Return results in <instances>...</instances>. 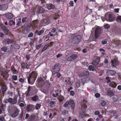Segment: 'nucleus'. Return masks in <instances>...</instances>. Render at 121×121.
Masks as SVG:
<instances>
[{
    "label": "nucleus",
    "instance_id": "nucleus-16",
    "mask_svg": "<svg viewBox=\"0 0 121 121\" xmlns=\"http://www.w3.org/2000/svg\"><path fill=\"white\" fill-rule=\"evenodd\" d=\"M100 59L99 57H97L95 60L92 62V64L94 65H98Z\"/></svg>",
    "mask_w": 121,
    "mask_h": 121
},
{
    "label": "nucleus",
    "instance_id": "nucleus-14",
    "mask_svg": "<svg viewBox=\"0 0 121 121\" xmlns=\"http://www.w3.org/2000/svg\"><path fill=\"white\" fill-rule=\"evenodd\" d=\"M111 63L112 65L114 67H116L118 64V60L115 59L111 60Z\"/></svg>",
    "mask_w": 121,
    "mask_h": 121
},
{
    "label": "nucleus",
    "instance_id": "nucleus-19",
    "mask_svg": "<svg viewBox=\"0 0 121 121\" xmlns=\"http://www.w3.org/2000/svg\"><path fill=\"white\" fill-rule=\"evenodd\" d=\"M116 72L113 70H109L106 73L107 75L108 76H113L116 73Z\"/></svg>",
    "mask_w": 121,
    "mask_h": 121
},
{
    "label": "nucleus",
    "instance_id": "nucleus-3",
    "mask_svg": "<svg viewBox=\"0 0 121 121\" xmlns=\"http://www.w3.org/2000/svg\"><path fill=\"white\" fill-rule=\"evenodd\" d=\"M105 17L106 19L110 22L113 21L115 19V15L112 13H107Z\"/></svg>",
    "mask_w": 121,
    "mask_h": 121
},
{
    "label": "nucleus",
    "instance_id": "nucleus-23",
    "mask_svg": "<svg viewBox=\"0 0 121 121\" xmlns=\"http://www.w3.org/2000/svg\"><path fill=\"white\" fill-rule=\"evenodd\" d=\"M33 23L32 24L33 27V29L34 30L37 27L39 22L35 20L33 21Z\"/></svg>",
    "mask_w": 121,
    "mask_h": 121
},
{
    "label": "nucleus",
    "instance_id": "nucleus-21",
    "mask_svg": "<svg viewBox=\"0 0 121 121\" xmlns=\"http://www.w3.org/2000/svg\"><path fill=\"white\" fill-rule=\"evenodd\" d=\"M69 105L71 106L72 109H74L75 107V104L73 100H70L69 101Z\"/></svg>",
    "mask_w": 121,
    "mask_h": 121
},
{
    "label": "nucleus",
    "instance_id": "nucleus-34",
    "mask_svg": "<svg viewBox=\"0 0 121 121\" xmlns=\"http://www.w3.org/2000/svg\"><path fill=\"white\" fill-rule=\"evenodd\" d=\"M80 115V116L82 118H83L86 117L85 114L84 112L83 111L81 112Z\"/></svg>",
    "mask_w": 121,
    "mask_h": 121
},
{
    "label": "nucleus",
    "instance_id": "nucleus-12",
    "mask_svg": "<svg viewBox=\"0 0 121 121\" xmlns=\"http://www.w3.org/2000/svg\"><path fill=\"white\" fill-rule=\"evenodd\" d=\"M77 57L75 55H73L69 57L67 59V60L69 61H71L76 59Z\"/></svg>",
    "mask_w": 121,
    "mask_h": 121
},
{
    "label": "nucleus",
    "instance_id": "nucleus-61",
    "mask_svg": "<svg viewBox=\"0 0 121 121\" xmlns=\"http://www.w3.org/2000/svg\"><path fill=\"white\" fill-rule=\"evenodd\" d=\"M69 4L71 6H73V1H70L69 3Z\"/></svg>",
    "mask_w": 121,
    "mask_h": 121
},
{
    "label": "nucleus",
    "instance_id": "nucleus-25",
    "mask_svg": "<svg viewBox=\"0 0 121 121\" xmlns=\"http://www.w3.org/2000/svg\"><path fill=\"white\" fill-rule=\"evenodd\" d=\"M38 11L40 13H43L45 11V9L40 6H39L38 9Z\"/></svg>",
    "mask_w": 121,
    "mask_h": 121
},
{
    "label": "nucleus",
    "instance_id": "nucleus-35",
    "mask_svg": "<svg viewBox=\"0 0 121 121\" xmlns=\"http://www.w3.org/2000/svg\"><path fill=\"white\" fill-rule=\"evenodd\" d=\"M9 25L10 26H11L12 25H14L15 24V22L14 21L11 20L9 21L8 22Z\"/></svg>",
    "mask_w": 121,
    "mask_h": 121
},
{
    "label": "nucleus",
    "instance_id": "nucleus-49",
    "mask_svg": "<svg viewBox=\"0 0 121 121\" xmlns=\"http://www.w3.org/2000/svg\"><path fill=\"white\" fill-rule=\"evenodd\" d=\"M106 104V102L105 101H102L101 103V105L103 106H104Z\"/></svg>",
    "mask_w": 121,
    "mask_h": 121
},
{
    "label": "nucleus",
    "instance_id": "nucleus-43",
    "mask_svg": "<svg viewBox=\"0 0 121 121\" xmlns=\"http://www.w3.org/2000/svg\"><path fill=\"white\" fill-rule=\"evenodd\" d=\"M23 112L22 111L20 116L19 117V119L20 120H21L23 118Z\"/></svg>",
    "mask_w": 121,
    "mask_h": 121
},
{
    "label": "nucleus",
    "instance_id": "nucleus-59",
    "mask_svg": "<svg viewBox=\"0 0 121 121\" xmlns=\"http://www.w3.org/2000/svg\"><path fill=\"white\" fill-rule=\"evenodd\" d=\"M75 85L77 87H79L80 86V83L79 82H77L75 83Z\"/></svg>",
    "mask_w": 121,
    "mask_h": 121
},
{
    "label": "nucleus",
    "instance_id": "nucleus-22",
    "mask_svg": "<svg viewBox=\"0 0 121 121\" xmlns=\"http://www.w3.org/2000/svg\"><path fill=\"white\" fill-rule=\"evenodd\" d=\"M44 87L47 89H49L51 86V84L49 82L46 81L44 82Z\"/></svg>",
    "mask_w": 121,
    "mask_h": 121
},
{
    "label": "nucleus",
    "instance_id": "nucleus-8",
    "mask_svg": "<svg viewBox=\"0 0 121 121\" xmlns=\"http://www.w3.org/2000/svg\"><path fill=\"white\" fill-rule=\"evenodd\" d=\"M1 75L4 80H7L9 76V74L7 72L6 69H4Z\"/></svg>",
    "mask_w": 121,
    "mask_h": 121
},
{
    "label": "nucleus",
    "instance_id": "nucleus-33",
    "mask_svg": "<svg viewBox=\"0 0 121 121\" xmlns=\"http://www.w3.org/2000/svg\"><path fill=\"white\" fill-rule=\"evenodd\" d=\"M43 29L44 28H43L42 30L39 31L37 33V35L39 36L43 34L44 31Z\"/></svg>",
    "mask_w": 121,
    "mask_h": 121
},
{
    "label": "nucleus",
    "instance_id": "nucleus-27",
    "mask_svg": "<svg viewBox=\"0 0 121 121\" xmlns=\"http://www.w3.org/2000/svg\"><path fill=\"white\" fill-rule=\"evenodd\" d=\"M107 93L108 95L110 96H113L114 95V93L111 90H108L107 91Z\"/></svg>",
    "mask_w": 121,
    "mask_h": 121
},
{
    "label": "nucleus",
    "instance_id": "nucleus-32",
    "mask_svg": "<svg viewBox=\"0 0 121 121\" xmlns=\"http://www.w3.org/2000/svg\"><path fill=\"white\" fill-rule=\"evenodd\" d=\"M89 70L90 71H94L95 70V69L93 65H90L89 66Z\"/></svg>",
    "mask_w": 121,
    "mask_h": 121
},
{
    "label": "nucleus",
    "instance_id": "nucleus-31",
    "mask_svg": "<svg viewBox=\"0 0 121 121\" xmlns=\"http://www.w3.org/2000/svg\"><path fill=\"white\" fill-rule=\"evenodd\" d=\"M50 45H49V44H48L44 46V47L42 49V51L43 52L45 50L47 49L48 47L50 46Z\"/></svg>",
    "mask_w": 121,
    "mask_h": 121
},
{
    "label": "nucleus",
    "instance_id": "nucleus-40",
    "mask_svg": "<svg viewBox=\"0 0 121 121\" xmlns=\"http://www.w3.org/2000/svg\"><path fill=\"white\" fill-rule=\"evenodd\" d=\"M30 55L29 54H27L25 58L28 60H30Z\"/></svg>",
    "mask_w": 121,
    "mask_h": 121
},
{
    "label": "nucleus",
    "instance_id": "nucleus-10",
    "mask_svg": "<svg viewBox=\"0 0 121 121\" xmlns=\"http://www.w3.org/2000/svg\"><path fill=\"white\" fill-rule=\"evenodd\" d=\"M14 42L13 40L10 39L9 38L5 39L4 40L3 43L6 44H11L12 43Z\"/></svg>",
    "mask_w": 121,
    "mask_h": 121
},
{
    "label": "nucleus",
    "instance_id": "nucleus-29",
    "mask_svg": "<svg viewBox=\"0 0 121 121\" xmlns=\"http://www.w3.org/2000/svg\"><path fill=\"white\" fill-rule=\"evenodd\" d=\"M2 92L4 93L7 90L8 87L5 85H4L1 88Z\"/></svg>",
    "mask_w": 121,
    "mask_h": 121
},
{
    "label": "nucleus",
    "instance_id": "nucleus-51",
    "mask_svg": "<svg viewBox=\"0 0 121 121\" xmlns=\"http://www.w3.org/2000/svg\"><path fill=\"white\" fill-rule=\"evenodd\" d=\"M106 80H107V83H109L111 82V79L110 78L109 79V77H106Z\"/></svg>",
    "mask_w": 121,
    "mask_h": 121
},
{
    "label": "nucleus",
    "instance_id": "nucleus-57",
    "mask_svg": "<svg viewBox=\"0 0 121 121\" xmlns=\"http://www.w3.org/2000/svg\"><path fill=\"white\" fill-rule=\"evenodd\" d=\"M55 104V102L53 101H51L50 102L49 104L51 106H52Z\"/></svg>",
    "mask_w": 121,
    "mask_h": 121
},
{
    "label": "nucleus",
    "instance_id": "nucleus-56",
    "mask_svg": "<svg viewBox=\"0 0 121 121\" xmlns=\"http://www.w3.org/2000/svg\"><path fill=\"white\" fill-rule=\"evenodd\" d=\"M95 96L96 98H98L100 97V95L99 93H97L95 94Z\"/></svg>",
    "mask_w": 121,
    "mask_h": 121
},
{
    "label": "nucleus",
    "instance_id": "nucleus-53",
    "mask_svg": "<svg viewBox=\"0 0 121 121\" xmlns=\"http://www.w3.org/2000/svg\"><path fill=\"white\" fill-rule=\"evenodd\" d=\"M100 114V112L96 110L95 111L94 114L95 115H98Z\"/></svg>",
    "mask_w": 121,
    "mask_h": 121
},
{
    "label": "nucleus",
    "instance_id": "nucleus-58",
    "mask_svg": "<svg viewBox=\"0 0 121 121\" xmlns=\"http://www.w3.org/2000/svg\"><path fill=\"white\" fill-rule=\"evenodd\" d=\"M33 33L32 32H31L29 34L28 36V37L29 38L33 36Z\"/></svg>",
    "mask_w": 121,
    "mask_h": 121
},
{
    "label": "nucleus",
    "instance_id": "nucleus-6",
    "mask_svg": "<svg viewBox=\"0 0 121 121\" xmlns=\"http://www.w3.org/2000/svg\"><path fill=\"white\" fill-rule=\"evenodd\" d=\"M35 87L33 86H29L28 89L26 91V96L28 97L31 94L33 93L35 90Z\"/></svg>",
    "mask_w": 121,
    "mask_h": 121
},
{
    "label": "nucleus",
    "instance_id": "nucleus-24",
    "mask_svg": "<svg viewBox=\"0 0 121 121\" xmlns=\"http://www.w3.org/2000/svg\"><path fill=\"white\" fill-rule=\"evenodd\" d=\"M88 74L89 73L88 71H84L80 74V76H85L88 75Z\"/></svg>",
    "mask_w": 121,
    "mask_h": 121
},
{
    "label": "nucleus",
    "instance_id": "nucleus-50",
    "mask_svg": "<svg viewBox=\"0 0 121 121\" xmlns=\"http://www.w3.org/2000/svg\"><path fill=\"white\" fill-rule=\"evenodd\" d=\"M25 80V79L21 78H19V81L23 83L24 82Z\"/></svg>",
    "mask_w": 121,
    "mask_h": 121
},
{
    "label": "nucleus",
    "instance_id": "nucleus-13",
    "mask_svg": "<svg viewBox=\"0 0 121 121\" xmlns=\"http://www.w3.org/2000/svg\"><path fill=\"white\" fill-rule=\"evenodd\" d=\"M1 26L2 29L4 32L6 34H7L8 33L9 30L3 24H1Z\"/></svg>",
    "mask_w": 121,
    "mask_h": 121
},
{
    "label": "nucleus",
    "instance_id": "nucleus-42",
    "mask_svg": "<svg viewBox=\"0 0 121 121\" xmlns=\"http://www.w3.org/2000/svg\"><path fill=\"white\" fill-rule=\"evenodd\" d=\"M52 95L54 97H56L58 96V93L57 92H55V93H53L52 94Z\"/></svg>",
    "mask_w": 121,
    "mask_h": 121
},
{
    "label": "nucleus",
    "instance_id": "nucleus-41",
    "mask_svg": "<svg viewBox=\"0 0 121 121\" xmlns=\"http://www.w3.org/2000/svg\"><path fill=\"white\" fill-rule=\"evenodd\" d=\"M7 47H4L1 48V50L2 51L6 52L7 50Z\"/></svg>",
    "mask_w": 121,
    "mask_h": 121
},
{
    "label": "nucleus",
    "instance_id": "nucleus-36",
    "mask_svg": "<svg viewBox=\"0 0 121 121\" xmlns=\"http://www.w3.org/2000/svg\"><path fill=\"white\" fill-rule=\"evenodd\" d=\"M116 20L117 22L121 23V16H118L117 17Z\"/></svg>",
    "mask_w": 121,
    "mask_h": 121
},
{
    "label": "nucleus",
    "instance_id": "nucleus-62",
    "mask_svg": "<svg viewBox=\"0 0 121 121\" xmlns=\"http://www.w3.org/2000/svg\"><path fill=\"white\" fill-rule=\"evenodd\" d=\"M119 10V8L115 9H114V11L116 13H118Z\"/></svg>",
    "mask_w": 121,
    "mask_h": 121
},
{
    "label": "nucleus",
    "instance_id": "nucleus-4",
    "mask_svg": "<svg viewBox=\"0 0 121 121\" xmlns=\"http://www.w3.org/2000/svg\"><path fill=\"white\" fill-rule=\"evenodd\" d=\"M12 112H11L10 113L11 116L13 118H14L17 116L19 114L20 110L17 108H13Z\"/></svg>",
    "mask_w": 121,
    "mask_h": 121
},
{
    "label": "nucleus",
    "instance_id": "nucleus-47",
    "mask_svg": "<svg viewBox=\"0 0 121 121\" xmlns=\"http://www.w3.org/2000/svg\"><path fill=\"white\" fill-rule=\"evenodd\" d=\"M110 113L112 115H114L116 113V112L115 110L110 111H109Z\"/></svg>",
    "mask_w": 121,
    "mask_h": 121
},
{
    "label": "nucleus",
    "instance_id": "nucleus-1",
    "mask_svg": "<svg viewBox=\"0 0 121 121\" xmlns=\"http://www.w3.org/2000/svg\"><path fill=\"white\" fill-rule=\"evenodd\" d=\"M18 96L19 97V99L18 100V102L19 103H20L22 101L20 100V99L21 98L20 97V94L19 92L18 93L17 95L15 96L13 99L11 98H9L8 99L6 100V101L5 102L7 103V102H8L12 104H15L17 102V99Z\"/></svg>",
    "mask_w": 121,
    "mask_h": 121
},
{
    "label": "nucleus",
    "instance_id": "nucleus-15",
    "mask_svg": "<svg viewBox=\"0 0 121 121\" xmlns=\"http://www.w3.org/2000/svg\"><path fill=\"white\" fill-rule=\"evenodd\" d=\"M87 101L83 99L81 102V105L82 108L85 109L87 107L86 105Z\"/></svg>",
    "mask_w": 121,
    "mask_h": 121
},
{
    "label": "nucleus",
    "instance_id": "nucleus-5",
    "mask_svg": "<svg viewBox=\"0 0 121 121\" xmlns=\"http://www.w3.org/2000/svg\"><path fill=\"white\" fill-rule=\"evenodd\" d=\"M81 36L80 35H78L75 36L72 40V43L74 44H78L80 42Z\"/></svg>",
    "mask_w": 121,
    "mask_h": 121
},
{
    "label": "nucleus",
    "instance_id": "nucleus-55",
    "mask_svg": "<svg viewBox=\"0 0 121 121\" xmlns=\"http://www.w3.org/2000/svg\"><path fill=\"white\" fill-rule=\"evenodd\" d=\"M27 18L26 17H23L22 19V22L24 23L26 21V20L27 19Z\"/></svg>",
    "mask_w": 121,
    "mask_h": 121
},
{
    "label": "nucleus",
    "instance_id": "nucleus-17",
    "mask_svg": "<svg viewBox=\"0 0 121 121\" xmlns=\"http://www.w3.org/2000/svg\"><path fill=\"white\" fill-rule=\"evenodd\" d=\"M21 65L22 68L23 69H28L29 68V66L27 63L22 62L21 64Z\"/></svg>",
    "mask_w": 121,
    "mask_h": 121
},
{
    "label": "nucleus",
    "instance_id": "nucleus-2",
    "mask_svg": "<svg viewBox=\"0 0 121 121\" xmlns=\"http://www.w3.org/2000/svg\"><path fill=\"white\" fill-rule=\"evenodd\" d=\"M37 76V75L35 73L32 72L29 76L28 81L29 84H31L34 82Z\"/></svg>",
    "mask_w": 121,
    "mask_h": 121
},
{
    "label": "nucleus",
    "instance_id": "nucleus-38",
    "mask_svg": "<svg viewBox=\"0 0 121 121\" xmlns=\"http://www.w3.org/2000/svg\"><path fill=\"white\" fill-rule=\"evenodd\" d=\"M64 100V97L62 95H61L58 98V100L60 102L62 101H63Z\"/></svg>",
    "mask_w": 121,
    "mask_h": 121
},
{
    "label": "nucleus",
    "instance_id": "nucleus-44",
    "mask_svg": "<svg viewBox=\"0 0 121 121\" xmlns=\"http://www.w3.org/2000/svg\"><path fill=\"white\" fill-rule=\"evenodd\" d=\"M12 79L14 81H16L17 80V76L16 75H13L12 76Z\"/></svg>",
    "mask_w": 121,
    "mask_h": 121
},
{
    "label": "nucleus",
    "instance_id": "nucleus-39",
    "mask_svg": "<svg viewBox=\"0 0 121 121\" xmlns=\"http://www.w3.org/2000/svg\"><path fill=\"white\" fill-rule=\"evenodd\" d=\"M5 6L4 5H2L0 4V10L4 11L6 10L7 9L5 8Z\"/></svg>",
    "mask_w": 121,
    "mask_h": 121
},
{
    "label": "nucleus",
    "instance_id": "nucleus-52",
    "mask_svg": "<svg viewBox=\"0 0 121 121\" xmlns=\"http://www.w3.org/2000/svg\"><path fill=\"white\" fill-rule=\"evenodd\" d=\"M75 94V92L73 91H71L70 92V94L72 96H73Z\"/></svg>",
    "mask_w": 121,
    "mask_h": 121
},
{
    "label": "nucleus",
    "instance_id": "nucleus-54",
    "mask_svg": "<svg viewBox=\"0 0 121 121\" xmlns=\"http://www.w3.org/2000/svg\"><path fill=\"white\" fill-rule=\"evenodd\" d=\"M110 27L109 25L108 24H106L104 26V27L107 29H108Z\"/></svg>",
    "mask_w": 121,
    "mask_h": 121
},
{
    "label": "nucleus",
    "instance_id": "nucleus-28",
    "mask_svg": "<svg viewBox=\"0 0 121 121\" xmlns=\"http://www.w3.org/2000/svg\"><path fill=\"white\" fill-rule=\"evenodd\" d=\"M117 86L116 83L114 82H112L110 83V86L113 88H115Z\"/></svg>",
    "mask_w": 121,
    "mask_h": 121
},
{
    "label": "nucleus",
    "instance_id": "nucleus-37",
    "mask_svg": "<svg viewBox=\"0 0 121 121\" xmlns=\"http://www.w3.org/2000/svg\"><path fill=\"white\" fill-rule=\"evenodd\" d=\"M38 99V96H37L35 95L31 99L33 101H36Z\"/></svg>",
    "mask_w": 121,
    "mask_h": 121
},
{
    "label": "nucleus",
    "instance_id": "nucleus-7",
    "mask_svg": "<svg viewBox=\"0 0 121 121\" xmlns=\"http://www.w3.org/2000/svg\"><path fill=\"white\" fill-rule=\"evenodd\" d=\"M101 33V29L99 28H97L95 29V37L96 39L98 38Z\"/></svg>",
    "mask_w": 121,
    "mask_h": 121
},
{
    "label": "nucleus",
    "instance_id": "nucleus-45",
    "mask_svg": "<svg viewBox=\"0 0 121 121\" xmlns=\"http://www.w3.org/2000/svg\"><path fill=\"white\" fill-rule=\"evenodd\" d=\"M41 105L40 104H37L35 106V108L36 109H39L41 107Z\"/></svg>",
    "mask_w": 121,
    "mask_h": 121
},
{
    "label": "nucleus",
    "instance_id": "nucleus-9",
    "mask_svg": "<svg viewBox=\"0 0 121 121\" xmlns=\"http://www.w3.org/2000/svg\"><path fill=\"white\" fill-rule=\"evenodd\" d=\"M60 69V68L59 65L56 64L54 65L53 70L55 73H57L59 72Z\"/></svg>",
    "mask_w": 121,
    "mask_h": 121
},
{
    "label": "nucleus",
    "instance_id": "nucleus-60",
    "mask_svg": "<svg viewBox=\"0 0 121 121\" xmlns=\"http://www.w3.org/2000/svg\"><path fill=\"white\" fill-rule=\"evenodd\" d=\"M59 17V16L58 15H55L53 17V18L54 19H56Z\"/></svg>",
    "mask_w": 121,
    "mask_h": 121
},
{
    "label": "nucleus",
    "instance_id": "nucleus-11",
    "mask_svg": "<svg viewBox=\"0 0 121 121\" xmlns=\"http://www.w3.org/2000/svg\"><path fill=\"white\" fill-rule=\"evenodd\" d=\"M38 84L40 86H44V80L43 78H38L37 80Z\"/></svg>",
    "mask_w": 121,
    "mask_h": 121
},
{
    "label": "nucleus",
    "instance_id": "nucleus-48",
    "mask_svg": "<svg viewBox=\"0 0 121 121\" xmlns=\"http://www.w3.org/2000/svg\"><path fill=\"white\" fill-rule=\"evenodd\" d=\"M42 45L40 44L39 45H37L36 46V49L38 50L41 48L42 47Z\"/></svg>",
    "mask_w": 121,
    "mask_h": 121
},
{
    "label": "nucleus",
    "instance_id": "nucleus-26",
    "mask_svg": "<svg viewBox=\"0 0 121 121\" xmlns=\"http://www.w3.org/2000/svg\"><path fill=\"white\" fill-rule=\"evenodd\" d=\"M46 6L47 8L49 9H53L54 8L55 6L52 4H49L46 5Z\"/></svg>",
    "mask_w": 121,
    "mask_h": 121
},
{
    "label": "nucleus",
    "instance_id": "nucleus-46",
    "mask_svg": "<svg viewBox=\"0 0 121 121\" xmlns=\"http://www.w3.org/2000/svg\"><path fill=\"white\" fill-rule=\"evenodd\" d=\"M69 102L66 101L64 104L63 106L65 107H66L69 105Z\"/></svg>",
    "mask_w": 121,
    "mask_h": 121
},
{
    "label": "nucleus",
    "instance_id": "nucleus-18",
    "mask_svg": "<svg viewBox=\"0 0 121 121\" xmlns=\"http://www.w3.org/2000/svg\"><path fill=\"white\" fill-rule=\"evenodd\" d=\"M5 15L6 17L8 19H12L13 17V14L10 13H6L4 14Z\"/></svg>",
    "mask_w": 121,
    "mask_h": 121
},
{
    "label": "nucleus",
    "instance_id": "nucleus-20",
    "mask_svg": "<svg viewBox=\"0 0 121 121\" xmlns=\"http://www.w3.org/2000/svg\"><path fill=\"white\" fill-rule=\"evenodd\" d=\"M34 108V106L33 105H30L27 106L26 110L27 111H31L33 110Z\"/></svg>",
    "mask_w": 121,
    "mask_h": 121
},
{
    "label": "nucleus",
    "instance_id": "nucleus-30",
    "mask_svg": "<svg viewBox=\"0 0 121 121\" xmlns=\"http://www.w3.org/2000/svg\"><path fill=\"white\" fill-rule=\"evenodd\" d=\"M32 28L33 29V25L32 24H29L27 26L26 29L27 30V31H28L30 30L31 28Z\"/></svg>",
    "mask_w": 121,
    "mask_h": 121
},
{
    "label": "nucleus",
    "instance_id": "nucleus-64",
    "mask_svg": "<svg viewBox=\"0 0 121 121\" xmlns=\"http://www.w3.org/2000/svg\"><path fill=\"white\" fill-rule=\"evenodd\" d=\"M107 42L106 40L102 41V43L103 44H105L107 43Z\"/></svg>",
    "mask_w": 121,
    "mask_h": 121
},
{
    "label": "nucleus",
    "instance_id": "nucleus-63",
    "mask_svg": "<svg viewBox=\"0 0 121 121\" xmlns=\"http://www.w3.org/2000/svg\"><path fill=\"white\" fill-rule=\"evenodd\" d=\"M56 29L55 28H54L51 30V32L52 33H55L56 31Z\"/></svg>",
    "mask_w": 121,
    "mask_h": 121
}]
</instances>
